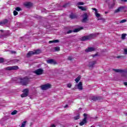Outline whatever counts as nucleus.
I'll return each mask as SVG.
<instances>
[{
  "mask_svg": "<svg viewBox=\"0 0 127 127\" xmlns=\"http://www.w3.org/2000/svg\"><path fill=\"white\" fill-rule=\"evenodd\" d=\"M20 83L23 86H26L28 83H29V80H30V77L28 76H25L24 78H20Z\"/></svg>",
  "mask_w": 127,
  "mask_h": 127,
  "instance_id": "f257e3e1",
  "label": "nucleus"
},
{
  "mask_svg": "<svg viewBox=\"0 0 127 127\" xmlns=\"http://www.w3.org/2000/svg\"><path fill=\"white\" fill-rule=\"evenodd\" d=\"M97 35L96 34H92L88 36H85L81 38V41H86V40H90V39H92L94 37H96Z\"/></svg>",
  "mask_w": 127,
  "mask_h": 127,
  "instance_id": "f03ea898",
  "label": "nucleus"
},
{
  "mask_svg": "<svg viewBox=\"0 0 127 127\" xmlns=\"http://www.w3.org/2000/svg\"><path fill=\"white\" fill-rule=\"evenodd\" d=\"M113 71H115V72H116V73H123L122 76H123L124 77L127 76V70L115 68L113 69Z\"/></svg>",
  "mask_w": 127,
  "mask_h": 127,
  "instance_id": "7ed1b4c3",
  "label": "nucleus"
},
{
  "mask_svg": "<svg viewBox=\"0 0 127 127\" xmlns=\"http://www.w3.org/2000/svg\"><path fill=\"white\" fill-rule=\"evenodd\" d=\"M89 15H88V13H84L82 15V19L81 20V22L83 23H86L87 21H89Z\"/></svg>",
  "mask_w": 127,
  "mask_h": 127,
  "instance_id": "20e7f679",
  "label": "nucleus"
},
{
  "mask_svg": "<svg viewBox=\"0 0 127 127\" xmlns=\"http://www.w3.org/2000/svg\"><path fill=\"white\" fill-rule=\"evenodd\" d=\"M102 99V97L98 96H92L90 97V100L91 102H96V101H99Z\"/></svg>",
  "mask_w": 127,
  "mask_h": 127,
  "instance_id": "39448f33",
  "label": "nucleus"
},
{
  "mask_svg": "<svg viewBox=\"0 0 127 127\" xmlns=\"http://www.w3.org/2000/svg\"><path fill=\"white\" fill-rule=\"evenodd\" d=\"M82 29H84V27H80L79 28H76V29H74L73 30V31L72 30H68L66 33L67 34H69L70 33H72V32H79V31H80V30H82Z\"/></svg>",
  "mask_w": 127,
  "mask_h": 127,
  "instance_id": "423d86ee",
  "label": "nucleus"
},
{
  "mask_svg": "<svg viewBox=\"0 0 127 127\" xmlns=\"http://www.w3.org/2000/svg\"><path fill=\"white\" fill-rule=\"evenodd\" d=\"M50 88H51V84L49 83L43 84L41 86V88L43 90H48V89H50Z\"/></svg>",
  "mask_w": 127,
  "mask_h": 127,
  "instance_id": "0eeeda50",
  "label": "nucleus"
},
{
  "mask_svg": "<svg viewBox=\"0 0 127 127\" xmlns=\"http://www.w3.org/2000/svg\"><path fill=\"white\" fill-rule=\"evenodd\" d=\"M19 67L18 66H8L5 68V70H7V71H11L12 70H18Z\"/></svg>",
  "mask_w": 127,
  "mask_h": 127,
  "instance_id": "6e6552de",
  "label": "nucleus"
},
{
  "mask_svg": "<svg viewBox=\"0 0 127 127\" xmlns=\"http://www.w3.org/2000/svg\"><path fill=\"white\" fill-rule=\"evenodd\" d=\"M44 70L42 68H38L34 71V73L38 76L43 74Z\"/></svg>",
  "mask_w": 127,
  "mask_h": 127,
  "instance_id": "1a4fd4ad",
  "label": "nucleus"
},
{
  "mask_svg": "<svg viewBox=\"0 0 127 127\" xmlns=\"http://www.w3.org/2000/svg\"><path fill=\"white\" fill-rule=\"evenodd\" d=\"M97 64V61H92L91 62H89L88 64V67L89 68H94V66L95 65Z\"/></svg>",
  "mask_w": 127,
  "mask_h": 127,
  "instance_id": "9d476101",
  "label": "nucleus"
},
{
  "mask_svg": "<svg viewBox=\"0 0 127 127\" xmlns=\"http://www.w3.org/2000/svg\"><path fill=\"white\" fill-rule=\"evenodd\" d=\"M23 93L21 95V97L22 98H25L26 97H27L28 96V89H25L23 90Z\"/></svg>",
  "mask_w": 127,
  "mask_h": 127,
  "instance_id": "9b49d317",
  "label": "nucleus"
},
{
  "mask_svg": "<svg viewBox=\"0 0 127 127\" xmlns=\"http://www.w3.org/2000/svg\"><path fill=\"white\" fill-rule=\"evenodd\" d=\"M96 49L93 47H88L85 49V51L86 53H89V52H93V51H95Z\"/></svg>",
  "mask_w": 127,
  "mask_h": 127,
  "instance_id": "f8f14e48",
  "label": "nucleus"
},
{
  "mask_svg": "<svg viewBox=\"0 0 127 127\" xmlns=\"http://www.w3.org/2000/svg\"><path fill=\"white\" fill-rule=\"evenodd\" d=\"M47 63L48 64H52L53 65H56V64H57V62H56V61H55V60L53 59L47 60Z\"/></svg>",
  "mask_w": 127,
  "mask_h": 127,
  "instance_id": "ddd939ff",
  "label": "nucleus"
},
{
  "mask_svg": "<svg viewBox=\"0 0 127 127\" xmlns=\"http://www.w3.org/2000/svg\"><path fill=\"white\" fill-rule=\"evenodd\" d=\"M76 86H77V88L78 89V90H83V83H82V82H79L78 85H75V87Z\"/></svg>",
  "mask_w": 127,
  "mask_h": 127,
  "instance_id": "4468645a",
  "label": "nucleus"
},
{
  "mask_svg": "<svg viewBox=\"0 0 127 127\" xmlns=\"http://www.w3.org/2000/svg\"><path fill=\"white\" fill-rule=\"evenodd\" d=\"M24 5L26 6V7L29 8L31 7V6L33 5V4L31 2H26L24 3Z\"/></svg>",
  "mask_w": 127,
  "mask_h": 127,
  "instance_id": "2eb2a0df",
  "label": "nucleus"
},
{
  "mask_svg": "<svg viewBox=\"0 0 127 127\" xmlns=\"http://www.w3.org/2000/svg\"><path fill=\"white\" fill-rule=\"evenodd\" d=\"M92 10H95L96 17H101V14L98 13V10L96 8H92Z\"/></svg>",
  "mask_w": 127,
  "mask_h": 127,
  "instance_id": "dca6fc26",
  "label": "nucleus"
},
{
  "mask_svg": "<svg viewBox=\"0 0 127 127\" xmlns=\"http://www.w3.org/2000/svg\"><path fill=\"white\" fill-rule=\"evenodd\" d=\"M32 55H35L34 52L33 51H29L26 55L27 58H29L30 57H31Z\"/></svg>",
  "mask_w": 127,
  "mask_h": 127,
  "instance_id": "f3484780",
  "label": "nucleus"
},
{
  "mask_svg": "<svg viewBox=\"0 0 127 127\" xmlns=\"http://www.w3.org/2000/svg\"><path fill=\"white\" fill-rule=\"evenodd\" d=\"M123 8L124 7H119L118 8L114 10V13H118L120 12V11H121V10H122V9H123Z\"/></svg>",
  "mask_w": 127,
  "mask_h": 127,
  "instance_id": "a211bd4d",
  "label": "nucleus"
},
{
  "mask_svg": "<svg viewBox=\"0 0 127 127\" xmlns=\"http://www.w3.org/2000/svg\"><path fill=\"white\" fill-rule=\"evenodd\" d=\"M85 124H87V120H86V118H84L82 120V122H81L79 123V125L82 126H84V125H85Z\"/></svg>",
  "mask_w": 127,
  "mask_h": 127,
  "instance_id": "6ab92c4d",
  "label": "nucleus"
},
{
  "mask_svg": "<svg viewBox=\"0 0 127 127\" xmlns=\"http://www.w3.org/2000/svg\"><path fill=\"white\" fill-rule=\"evenodd\" d=\"M69 18L71 19H74V18H76L77 16L73 13H71V14L69 15Z\"/></svg>",
  "mask_w": 127,
  "mask_h": 127,
  "instance_id": "aec40b11",
  "label": "nucleus"
},
{
  "mask_svg": "<svg viewBox=\"0 0 127 127\" xmlns=\"http://www.w3.org/2000/svg\"><path fill=\"white\" fill-rule=\"evenodd\" d=\"M78 8L79 9H81V10H83V11H85V10H87V8L86 6H78Z\"/></svg>",
  "mask_w": 127,
  "mask_h": 127,
  "instance_id": "412c9836",
  "label": "nucleus"
},
{
  "mask_svg": "<svg viewBox=\"0 0 127 127\" xmlns=\"http://www.w3.org/2000/svg\"><path fill=\"white\" fill-rule=\"evenodd\" d=\"M115 4L116 3H115V2H113V3L110 2L108 4L109 8H113Z\"/></svg>",
  "mask_w": 127,
  "mask_h": 127,
  "instance_id": "4be33fe9",
  "label": "nucleus"
},
{
  "mask_svg": "<svg viewBox=\"0 0 127 127\" xmlns=\"http://www.w3.org/2000/svg\"><path fill=\"white\" fill-rule=\"evenodd\" d=\"M58 42H59V40H53V41H50L49 42V43L50 44H51V43H58Z\"/></svg>",
  "mask_w": 127,
  "mask_h": 127,
  "instance_id": "5701e85b",
  "label": "nucleus"
},
{
  "mask_svg": "<svg viewBox=\"0 0 127 127\" xmlns=\"http://www.w3.org/2000/svg\"><path fill=\"white\" fill-rule=\"evenodd\" d=\"M73 119L75 121H77V120H79V119H80V114L77 113V115L75 116Z\"/></svg>",
  "mask_w": 127,
  "mask_h": 127,
  "instance_id": "b1692460",
  "label": "nucleus"
},
{
  "mask_svg": "<svg viewBox=\"0 0 127 127\" xmlns=\"http://www.w3.org/2000/svg\"><path fill=\"white\" fill-rule=\"evenodd\" d=\"M80 80H81V76H79L76 78H75V81L76 82V83H78Z\"/></svg>",
  "mask_w": 127,
  "mask_h": 127,
  "instance_id": "393cba45",
  "label": "nucleus"
},
{
  "mask_svg": "<svg viewBox=\"0 0 127 127\" xmlns=\"http://www.w3.org/2000/svg\"><path fill=\"white\" fill-rule=\"evenodd\" d=\"M126 36H127V34H122V39H123V40H125V39H126Z\"/></svg>",
  "mask_w": 127,
  "mask_h": 127,
  "instance_id": "a878e982",
  "label": "nucleus"
},
{
  "mask_svg": "<svg viewBox=\"0 0 127 127\" xmlns=\"http://www.w3.org/2000/svg\"><path fill=\"white\" fill-rule=\"evenodd\" d=\"M84 4H85V3L83 2H78L76 3V5H84Z\"/></svg>",
  "mask_w": 127,
  "mask_h": 127,
  "instance_id": "bb28decb",
  "label": "nucleus"
},
{
  "mask_svg": "<svg viewBox=\"0 0 127 127\" xmlns=\"http://www.w3.org/2000/svg\"><path fill=\"white\" fill-rule=\"evenodd\" d=\"M26 125V121H24L22 123L20 127H25Z\"/></svg>",
  "mask_w": 127,
  "mask_h": 127,
  "instance_id": "cd10ccee",
  "label": "nucleus"
},
{
  "mask_svg": "<svg viewBox=\"0 0 127 127\" xmlns=\"http://www.w3.org/2000/svg\"><path fill=\"white\" fill-rule=\"evenodd\" d=\"M3 22V24H6V23H7V22H8V20L6 19H4L3 21H2Z\"/></svg>",
  "mask_w": 127,
  "mask_h": 127,
  "instance_id": "c85d7f7f",
  "label": "nucleus"
},
{
  "mask_svg": "<svg viewBox=\"0 0 127 127\" xmlns=\"http://www.w3.org/2000/svg\"><path fill=\"white\" fill-rule=\"evenodd\" d=\"M16 114H17V111L14 110L11 112V115H12V116H14V115H16Z\"/></svg>",
  "mask_w": 127,
  "mask_h": 127,
  "instance_id": "c756f323",
  "label": "nucleus"
},
{
  "mask_svg": "<svg viewBox=\"0 0 127 127\" xmlns=\"http://www.w3.org/2000/svg\"><path fill=\"white\" fill-rule=\"evenodd\" d=\"M41 52L40 51V50L38 49L35 52H34L35 55V54H39V53H40Z\"/></svg>",
  "mask_w": 127,
  "mask_h": 127,
  "instance_id": "7c9ffc66",
  "label": "nucleus"
},
{
  "mask_svg": "<svg viewBox=\"0 0 127 127\" xmlns=\"http://www.w3.org/2000/svg\"><path fill=\"white\" fill-rule=\"evenodd\" d=\"M54 49H55V51H60V47H55Z\"/></svg>",
  "mask_w": 127,
  "mask_h": 127,
  "instance_id": "2f4dec72",
  "label": "nucleus"
},
{
  "mask_svg": "<svg viewBox=\"0 0 127 127\" xmlns=\"http://www.w3.org/2000/svg\"><path fill=\"white\" fill-rule=\"evenodd\" d=\"M125 22H127V19H123L120 21V23H125Z\"/></svg>",
  "mask_w": 127,
  "mask_h": 127,
  "instance_id": "473e14b6",
  "label": "nucleus"
},
{
  "mask_svg": "<svg viewBox=\"0 0 127 127\" xmlns=\"http://www.w3.org/2000/svg\"><path fill=\"white\" fill-rule=\"evenodd\" d=\"M15 10H17V11H20L21 10V9L20 8V7H17L16 8H15Z\"/></svg>",
  "mask_w": 127,
  "mask_h": 127,
  "instance_id": "72a5a7b5",
  "label": "nucleus"
},
{
  "mask_svg": "<svg viewBox=\"0 0 127 127\" xmlns=\"http://www.w3.org/2000/svg\"><path fill=\"white\" fill-rule=\"evenodd\" d=\"M18 14V12L16 11V10L13 11V15L15 16L16 15H17Z\"/></svg>",
  "mask_w": 127,
  "mask_h": 127,
  "instance_id": "f704fd0d",
  "label": "nucleus"
},
{
  "mask_svg": "<svg viewBox=\"0 0 127 127\" xmlns=\"http://www.w3.org/2000/svg\"><path fill=\"white\" fill-rule=\"evenodd\" d=\"M84 119H86V121H87V117H88V114L84 113L83 114Z\"/></svg>",
  "mask_w": 127,
  "mask_h": 127,
  "instance_id": "c9c22d12",
  "label": "nucleus"
},
{
  "mask_svg": "<svg viewBox=\"0 0 127 127\" xmlns=\"http://www.w3.org/2000/svg\"><path fill=\"white\" fill-rule=\"evenodd\" d=\"M3 62H4L3 58H0V63H3Z\"/></svg>",
  "mask_w": 127,
  "mask_h": 127,
  "instance_id": "e433bc0d",
  "label": "nucleus"
},
{
  "mask_svg": "<svg viewBox=\"0 0 127 127\" xmlns=\"http://www.w3.org/2000/svg\"><path fill=\"white\" fill-rule=\"evenodd\" d=\"M68 4H68V3H66L63 6V7H67V6H68Z\"/></svg>",
  "mask_w": 127,
  "mask_h": 127,
  "instance_id": "4c0bfd02",
  "label": "nucleus"
},
{
  "mask_svg": "<svg viewBox=\"0 0 127 127\" xmlns=\"http://www.w3.org/2000/svg\"><path fill=\"white\" fill-rule=\"evenodd\" d=\"M67 86L68 88H71V87H72V84H71L70 83H69L67 85Z\"/></svg>",
  "mask_w": 127,
  "mask_h": 127,
  "instance_id": "58836bf2",
  "label": "nucleus"
},
{
  "mask_svg": "<svg viewBox=\"0 0 127 127\" xmlns=\"http://www.w3.org/2000/svg\"><path fill=\"white\" fill-rule=\"evenodd\" d=\"M14 62L15 63H17V62H19V60H17V59H14L13 60Z\"/></svg>",
  "mask_w": 127,
  "mask_h": 127,
  "instance_id": "ea45409f",
  "label": "nucleus"
},
{
  "mask_svg": "<svg viewBox=\"0 0 127 127\" xmlns=\"http://www.w3.org/2000/svg\"><path fill=\"white\" fill-rule=\"evenodd\" d=\"M72 57H68V60H69L70 61H72Z\"/></svg>",
  "mask_w": 127,
  "mask_h": 127,
  "instance_id": "a19ab883",
  "label": "nucleus"
},
{
  "mask_svg": "<svg viewBox=\"0 0 127 127\" xmlns=\"http://www.w3.org/2000/svg\"><path fill=\"white\" fill-rule=\"evenodd\" d=\"M11 54H16V52L13 51H11Z\"/></svg>",
  "mask_w": 127,
  "mask_h": 127,
  "instance_id": "79ce46f5",
  "label": "nucleus"
},
{
  "mask_svg": "<svg viewBox=\"0 0 127 127\" xmlns=\"http://www.w3.org/2000/svg\"><path fill=\"white\" fill-rule=\"evenodd\" d=\"M0 25H2V26L4 25L2 21L0 22Z\"/></svg>",
  "mask_w": 127,
  "mask_h": 127,
  "instance_id": "37998d69",
  "label": "nucleus"
},
{
  "mask_svg": "<svg viewBox=\"0 0 127 127\" xmlns=\"http://www.w3.org/2000/svg\"><path fill=\"white\" fill-rule=\"evenodd\" d=\"M17 27H20V26H19L20 25V23H17Z\"/></svg>",
  "mask_w": 127,
  "mask_h": 127,
  "instance_id": "c03bdc74",
  "label": "nucleus"
},
{
  "mask_svg": "<svg viewBox=\"0 0 127 127\" xmlns=\"http://www.w3.org/2000/svg\"><path fill=\"white\" fill-rule=\"evenodd\" d=\"M124 52H125V54H127V49H125Z\"/></svg>",
  "mask_w": 127,
  "mask_h": 127,
  "instance_id": "a18cd8bd",
  "label": "nucleus"
},
{
  "mask_svg": "<svg viewBox=\"0 0 127 127\" xmlns=\"http://www.w3.org/2000/svg\"><path fill=\"white\" fill-rule=\"evenodd\" d=\"M42 11H43L44 12H46V9H43Z\"/></svg>",
  "mask_w": 127,
  "mask_h": 127,
  "instance_id": "49530a36",
  "label": "nucleus"
},
{
  "mask_svg": "<svg viewBox=\"0 0 127 127\" xmlns=\"http://www.w3.org/2000/svg\"><path fill=\"white\" fill-rule=\"evenodd\" d=\"M124 84L125 86H127V82H125Z\"/></svg>",
  "mask_w": 127,
  "mask_h": 127,
  "instance_id": "de8ad7c7",
  "label": "nucleus"
},
{
  "mask_svg": "<svg viewBox=\"0 0 127 127\" xmlns=\"http://www.w3.org/2000/svg\"><path fill=\"white\" fill-rule=\"evenodd\" d=\"M56 127L55 125H52L50 127Z\"/></svg>",
  "mask_w": 127,
  "mask_h": 127,
  "instance_id": "09e8293b",
  "label": "nucleus"
},
{
  "mask_svg": "<svg viewBox=\"0 0 127 127\" xmlns=\"http://www.w3.org/2000/svg\"><path fill=\"white\" fill-rule=\"evenodd\" d=\"M122 1H124V2H127V0H121Z\"/></svg>",
  "mask_w": 127,
  "mask_h": 127,
  "instance_id": "8fccbe9b",
  "label": "nucleus"
},
{
  "mask_svg": "<svg viewBox=\"0 0 127 127\" xmlns=\"http://www.w3.org/2000/svg\"><path fill=\"white\" fill-rule=\"evenodd\" d=\"M96 56H98V55L97 54H95V55L92 56L93 57H96Z\"/></svg>",
  "mask_w": 127,
  "mask_h": 127,
  "instance_id": "3c124183",
  "label": "nucleus"
},
{
  "mask_svg": "<svg viewBox=\"0 0 127 127\" xmlns=\"http://www.w3.org/2000/svg\"><path fill=\"white\" fill-rule=\"evenodd\" d=\"M117 58H118V59L122 58V56H118Z\"/></svg>",
  "mask_w": 127,
  "mask_h": 127,
  "instance_id": "603ef678",
  "label": "nucleus"
},
{
  "mask_svg": "<svg viewBox=\"0 0 127 127\" xmlns=\"http://www.w3.org/2000/svg\"><path fill=\"white\" fill-rule=\"evenodd\" d=\"M67 107H68V105L66 104V105L64 107V108H67Z\"/></svg>",
  "mask_w": 127,
  "mask_h": 127,
  "instance_id": "864d4df0",
  "label": "nucleus"
},
{
  "mask_svg": "<svg viewBox=\"0 0 127 127\" xmlns=\"http://www.w3.org/2000/svg\"><path fill=\"white\" fill-rule=\"evenodd\" d=\"M98 20H102V18H98Z\"/></svg>",
  "mask_w": 127,
  "mask_h": 127,
  "instance_id": "5fc2aeb1",
  "label": "nucleus"
},
{
  "mask_svg": "<svg viewBox=\"0 0 127 127\" xmlns=\"http://www.w3.org/2000/svg\"><path fill=\"white\" fill-rule=\"evenodd\" d=\"M0 31H1V32H3V30H0Z\"/></svg>",
  "mask_w": 127,
  "mask_h": 127,
  "instance_id": "6e6d98bb",
  "label": "nucleus"
},
{
  "mask_svg": "<svg viewBox=\"0 0 127 127\" xmlns=\"http://www.w3.org/2000/svg\"><path fill=\"white\" fill-rule=\"evenodd\" d=\"M106 14H107V13H108V12H105Z\"/></svg>",
  "mask_w": 127,
  "mask_h": 127,
  "instance_id": "4d7b16f0",
  "label": "nucleus"
},
{
  "mask_svg": "<svg viewBox=\"0 0 127 127\" xmlns=\"http://www.w3.org/2000/svg\"><path fill=\"white\" fill-rule=\"evenodd\" d=\"M79 110H82V108H80L79 109Z\"/></svg>",
  "mask_w": 127,
  "mask_h": 127,
  "instance_id": "13d9d810",
  "label": "nucleus"
}]
</instances>
